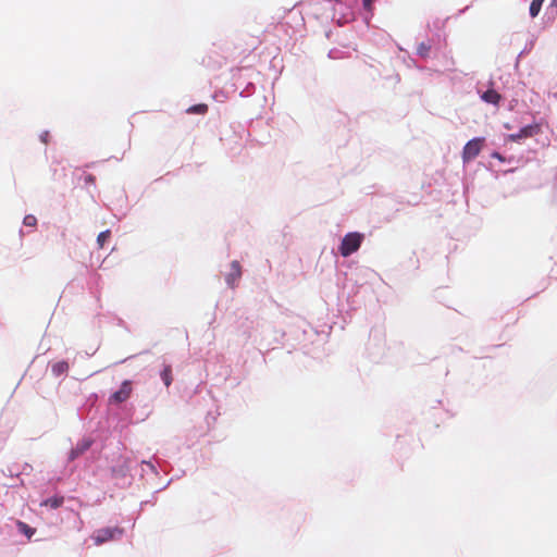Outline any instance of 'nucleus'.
I'll use <instances>...</instances> for the list:
<instances>
[{"instance_id":"obj_17","label":"nucleus","mask_w":557,"mask_h":557,"mask_svg":"<svg viewBox=\"0 0 557 557\" xmlns=\"http://www.w3.org/2000/svg\"><path fill=\"white\" fill-rule=\"evenodd\" d=\"M375 0H363V7L367 11L371 12L372 11V3L374 2Z\"/></svg>"},{"instance_id":"obj_14","label":"nucleus","mask_w":557,"mask_h":557,"mask_svg":"<svg viewBox=\"0 0 557 557\" xmlns=\"http://www.w3.org/2000/svg\"><path fill=\"white\" fill-rule=\"evenodd\" d=\"M111 233L109 230L101 232L97 237V244L99 248H103L106 242L110 238Z\"/></svg>"},{"instance_id":"obj_10","label":"nucleus","mask_w":557,"mask_h":557,"mask_svg":"<svg viewBox=\"0 0 557 557\" xmlns=\"http://www.w3.org/2000/svg\"><path fill=\"white\" fill-rule=\"evenodd\" d=\"M64 503L63 496H53L51 498H48L41 503V506L50 507L51 509H58L61 507Z\"/></svg>"},{"instance_id":"obj_15","label":"nucleus","mask_w":557,"mask_h":557,"mask_svg":"<svg viewBox=\"0 0 557 557\" xmlns=\"http://www.w3.org/2000/svg\"><path fill=\"white\" fill-rule=\"evenodd\" d=\"M18 528L24 534L27 535V537H30L35 533V530L24 522H18Z\"/></svg>"},{"instance_id":"obj_4","label":"nucleus","mask_w":557,"mask_h":557,"mask_svg":"<svg viewBox=\"0 0 557 557\" xmlns=\"http://www.w3.org/2000/svg\"><path fill=\"white\" fill-rule=\"evenodd\" d=\"M132 382L126 380L121 384L119 391L114 392L110 397V403L121 404L126 401L132 394Z\"/></svg>"},{"instance_id":"obj_8","label":"nucleus","mask_w":557,"mask_h":557,"mask_svg":"<svg viewBox=\"0 0 557 557\" xmlns=\"http://www.w3.org/2000/svg\"><path fill=\"white\" fill-rule=\"evenodd\" d=\"M481 98L483 101H485L487 103L498 106V103L502 99V96L496 90L488 89L482 94Z\"/></svg>"},{"instance_id":"obj_9","label":"nucleus","mask_w":557,"mask_h":557,"mask_svg":"<svg viewBox=\"0 0 557 557\" xmlns=\"http://www.w3.org/2000/svg\"><path fill=\"white\" fill-rule=\"evenodd\" d=\"M69 363L64 360L58 361L52 364L51 371L54 376H60L69 371Z\"/></svg>"},{"instance_id":"obj_6","label":"nucleus","mask_w":557,"mask_h":557,"mask_svg":"<svg viewBox=\"0 0 557 557\" xmlns=\"http://www.w3.org/2000/svg\"><path fill=\"white\" fill-rule=\"evenodd\" d=\"M540 133V126L537 124L527 125L522 127L517 134H510L508 139L510 141H519L524 138L533 137Z\"/></svg>"},{"instance_id":"obj_18","label":"nucleus","mask_w":557,"mask_h":557,"mask_svg":"<svg viewBox=\"0 0 557 557\" xmlns=\"http://www.w3.org/2000/svg\"><path fill=\"white\" fill-rule=\"evenodd\" d=\"M86 182L87 183H94L95 182V177L89 174V175L86 176Z\"/></svg>"},{"instance_id":"obj_2","label":"nucleus","mask_w":557,"mask_h":557,"mask_svg":"<svg viewBox=\"0 0 557 557\" xmlns=\"http://www.w3.org/2000/svg\"><path fill=\"white\" fill-rule=\"evenodd\" d=\"M123 529L119 527L102 528L97 530L92 534V540L96 545H101L108 541L120 539L123 535Z\"/></svg>"},{"instance_id":"obj_7","label":"nucleus","mask_w":557,"mask_h":557,"mask_svg":"<svg viewBox=\"0 0 557 557\" xmlns=\"http://www.w3.org/2000/svg\"><path fill=\"white\" fill-rule=\"evenodd\" d=\"M92 444V441L89 438H84L76 444L70 451L69 459L71 461L75 460L79 456H82L85 451H87Z\"/></svg>"},{"instance_id":"obj_11","label":"nucleus","mask_w":557,"mask_h":557,"mask_svg":"<svg viewBox=\"0 0 557 557\" xmlns=\"http://www.w3.org/2000/svg\"><path fill=\"white\" fill-rule=\"evenodd\" d=\"M207 112H208V106L206 103L195 104L187 109V113H190V114H206Z\"/></svg>"},{"instance_id":"obj_13","label":"nucleus","mask_w":557,"mask_h":557,"mask_svg":"<svg viewBox=\"0 0 557 557\" xmlns=\"http://www.w3.org/2000/svg\"><path fill=\"white\" fill-rule=\"evenodd\" d=\"M544 0H533L530 4V15L532 17H535L537 16V14L540 13L541 11V8H542V4H543Z\"/></svg>"},{"instance_id":"obj_1","label":"nucleus","mask_w":557,"mask_h":557,"mask_svg":"<svg viewBox=\"0 0 557 557\" xmlns=\"http://www.w3.org/2000/svg\"><path fill=\"white\" fill-rule=\"evenodd\" d=\"M362 240L363 234L361 233L352 232L346 234L339 246L341 255L343 257H349L360 248Z\"/></svg>"},{"instance_id":"obj_3","label":"nucleus","mask_w":557,"mask_h":557,"mask_svg":"<svg viewBox=\"0 0 557 557\" xmlns=\"http://www.w3.org/2000/svg\"><path fill=\"white\" fill-rule=\"evenodd\" d=\"M484 141L485 139L483 137H476L469 140L462 149V161L468 163L475 159L481 152Z\"/></svg>"},{"instance_id":"obj_16","label":"nucleus","mask_w":557,"mask_h":557,"mask_svg":"<svg viewBox=\"0 0 557 557\" xmlns=\"http://www.w3.org/2000/svg\"><path fill=\"white\" fill-rule=\"evenodd\" d=\"M23 223L25 226L34 227L37 224V219L33 214H28L24 218Z\"/></svg>"},{"instance_id":"obj_5","label":"nucleus","mask_w":557,"mask_h":557,"mask_svg":"<svg viewBox=\"0 0 557 557\" xmlns=\"http://www.w3.org/2000/svg\"><path fill=\"white\" fill-rule=\"evenodd\" d=\"M242 277V265L238 261L234 260L231 263L230 272L225 276V281L231 288H235Z\"/></svg>"},{"instance_id":"obj_12","label":"nucleus","mask_w":557,"mask_h":557,"mask_svg":"<svg viewBox=\"0 0 557 557\" xmlns=\"http://www.w3.org/2000/svg\"><path fill=\"white\" fill-rule=\"evenodd\" d=\"M161 377L166 386L171 385V383L173 381L171 366L168 364L164 367L163 371L161 372Z\"/></svg>"}]
</instances>
